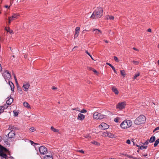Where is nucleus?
<instances>
[{
	"label": "nucleus",
	"instance_id": "nucleus-49",
	"mask_svg": "<svg viewBox=\"0 0 159 159\" xmlns=\"http://www.w3.org/2000/svg\"><path fill=\"white\" fill-rule=\"evenodd\" d=\"M126 143H128V144H130V140H129V139H128L127 141H126Z\"/></svg>",
	"mask_w": 159,
	"mask_h": 159
},
{
	"label": "nucleus",
	"instance_id": "nucleus-45",
	"mask_svg": "<svg viewBox=\"0 0 159 159\" xmlns=\"http://www.w3.org/2000/svg\"><path fill=\"white\" fill-rule=\"evenodd\" d=\"M13 112L14 113V116H17L18 114V112L16 111H14Z\"/></svg>",
	"mask_w": 159,
	"mask_h": 159
},
{
	"label": "nucleus",
	"instance_id": "nucleus-30",
	"mask_svg": "<svg viewBox=\"0 0 159 159\" xmlns=\"http://www.w3.org/2000/svg\"><path fill=\"white\" fill-rule=\"evenodd\" d=\"M108 137L110 138H113L114 137V135L113 134H112L109 132H108Z\"/></svg>",
	"mask_w": 159,
	"mask_h": 159
},
{
	"label": "nucleus",
	"instance_id": "nucleus-10",
	"mask_svg": "<svg viewBox=\"0 0 159 159\" xmlns=\"http://www.w3.org/2000/svg\"><path fill=\"white\" fill-rule=\"evenodd\" d=\"M101 127L102 129L105 130L107 129L109 126L107 124L103 122L99 125V127Z\"/></svg>",
	"mask_w": 159,
	"mask_h": 159
},
{
	"label": "nucleus",
	"instance_id": "nucleus-8",
	"mask_svg": "<svg viewBox=\"0 0 159 159\" xmlns=\"http://www.w3.org/2000/svg\"><path fill=\"white\" fill-rule=\"evenodd\" d=\"M19 15L18 14H13V15L9 17L8 18V23L9 24H10L11 22L13 21L14 20L16 19L17 18V17L19 16Z\"/></svg>",
	"mask_w": 159,
	"mask_h": 159
},
{
	"label": "nucleus",
	"instance_id": "nucleus-52",
	"mask_svg": "<svg viewBox=\"0 0 159 159\" xmlns=\"http://www.w3.org/2000/svg\"><path fill=\"white\" fill-rule=\"evenodd\" d=\"M106 64L109 65V66H110L111 67L112 66V65H111V64H110V63H108V62H107L106 63Z\"/></svg>",
	"mask_w": 159,
	"mask_h": 159
},
{
	"label": "nucleus",
	"instance_id": "nucleus-22",
	"mask_svg": "<svg viewBox=\"0 0 159 159\" xmlns=\"http://www.w3.org/2000/svg\"><path fill=\"white\" fill-rule=\"evenodd\" d=\"M93 31L95 32V33L97 34H99V33H101V31L97 29H93Z\"/></svg>",
	"mask_w": 159,
	"mask_h": 159
},
{
	"label": "nucleus",
	"instance_id": "nucleus-57",
	"mask_svg": "<svg viewBox=\"0 0 159 159\" xmlns=\"http://www.w3.org/2000/svg\"><path fill=\"white\" fill-rule=\"evenodd\" d=\"M147 31L149 32H151L152 31L151 29L150 28L148 29L147 30Z\"/></svg>",
	"mask_w": 159,
	"mask_h": 159
},
{
	"label": "nucleus",
	"instance_id": "nucleus-34",
	"mask_svg": "<svg viewBox=\"0 0 159 159\" xmlns=\"http://www.w3.org/2000/svg\"><path fill=\"white\" fill-rule=\"evenodd\" d=\"M147 147V146H140V149H146Z\"/></svg>",
	"mask_w": 159,
	"mask_h": 159
},
{
	"label": "nucleus",
	"instance_id": "nucleus-9",
	"mask_svg": "<svg viewBox=\"0 0 159 159\" xmlns=\"http://www.w3.org/2000/svg\"><path fill=\"white\" fill-rule=\"evenodd\" d=\"M39 150L41 154L43 155L46 154L47 152V149L44 146L39 147Z\"/></svg>",
	"mask_w": 159,
	"mask_h": 159
},
{
	"label": "nucleus",
	"instance_id": "nucleus-53",
	"mask_svg": "<svg viewBox=\"0 0 159 159\" xmlns=\"http://www.w3.org/2000/svg\"><path fill=\"white\" fill-rule=\"evenodd\" d=\"M10 6L12 4L13 2V0H10Z\"/></svg>",
	"mask_w": 159,
	"mask_h": 159
},
{
	"label": "nucleus",
	"instance_id": "nucleus-1",
	"mask_svg": "<svg viewBox=\"0 0 159 159\" xmlns=\"http://www.w3.org/2000/svg\"><path fill=\"white\" fill-rule=\"evenodd\" d=\"M103 15V9L101 7H98L93 12L91 18L98 19L100 18Z\"/></svg>",
	"mask_w": 159,
	"mask_h": 159
},
{
	"label": "nucleus",
	"instance_id": "nucleus-4",
	"mask_svg": "<svg viewBox=\"0 0 159 159\" xmlns=\"http://www.w3.org/2000/svg\"><path fill=\"white\" fill-rule=\"evenodd\" d=\"M7 150L5 148L2 146L0 145V156L1 157L2 159H6L7 156L5 153L7 151Z\"/></svg>",
	"mask_w": 159,
	"mask_h": 159
},
{
	"label": "nucleus",
	"instance_id": "nucleus-27",
	"mask_svg": "<svg viewBox=\"0 0 159 159\" xmlns=\"http://www.w3.org/2000/svg\"><path fill=\"white\" fill-rule=\"evenodd\" d=\"M120 74L121 75L125 76V71L124 70H120Z\"/></svg>",
	"mask_w": 159,
	"mask_h": 159
},
{
	"label": "nucleus",
	"instance_id": "nucleus-26",
	"mask_svg": "<svg viewBox=\"0 0 159 159\" xmlns=\"http://www.w3.org/2000/svg\"><path fill=\"white\" fill-rule=\"evenodd\" d=\"M108 132L107 131L105 132L102 134V135L103 136H108Z\"/></svg>",
	"mask_w": 159,
	"mask_h": 159
},
{
	"label": "nucleus",
	"instance_id": "nucleus-40",
	"mask_svg": "<svg viewBox=\"0 0 159 159\" xmlns=\"http://www.w3.org/2000/svg\"><path fill=\"white\" fill-rule=\"evenodd\" d=\"M119 119L120 118L119 117H116L114 121L116 123H118L119 122Z\"/></svg>",
	"mask_w": 159,
	"mask_h": 159
},
{
	"label": "nucleus",
	"instance_id": "nucleus-5",
	"mask_svg": "<svg viewBox=\"0 0 159 159\" xmlns=\"http://www.w3.org/2000/svg\"><path fill=\"white\" fill-rule=\"evenodd\" d=\"M105 115L98 113V112H95L93 114V118L95 119L101 120L105 117Z\"/></svg>",
	"mask_w": 159,
	"mask_h": 159
},
{
	"label": "nucleus",
	"instance_id": "nucleus-54",
	"mask_svg": "<svg viewBox=\"0 0 159 159\" xmlns=\"http://www.w3.org/2000/svg\"><path fill=\"white\" fill-rule=\"evenodd\" d=\"M79 109V108L77 107V108H72V110H79L78 109Z\"/></svg>",
	"mask_w": 159,
	"mask_h": 159
},
{
	"label": "nucleus",
	"instance_id": "nucleus-19",
	"mask_svg": "<svg viewBox=\"0 0 159 159\" xmlns=\"http://www.w3.org/2000/svg\"><path fill=\"white\" fill-rule=\"evenodd\" d=\"M155 140V137L154 136H152L150 138V139L148 140L149 142L150 143L154 142Z\"/></svg>",
	"mask_w": 159,
	"mask_h": 159
},
{
	"label": "nucleus",
	"instance_id": "nucleus-24",
	"mask_svg": "<svg viewBox=\"0 0 159 159\" xmlns=\"http://www.w3.org/2000/svg\"><path fill=\"white\" fill-rule=\"evenodd\" d=\"M159 143V139H158L155 141V143L154 144V146L155 147L157 146Z\"/></svg>",
	"mask_w": 159,
	"mask_h": 159
},
{
	"label": "nucleus",
	"instance_id": "nucleus-43",
	"mask_svg": "<svg viewBox=\"0 0 159 159\" xmlns=\"http://www.w3.org/2000/svg\"><path fill=\"white\" fill-rule=\"evenodd\" d=\"M114 60L117 62H118L119 61L118 58L116 56L114 57Z\"/></svg>",
	"mask_w": 159,
	"mask_h": 159
},
{
	"label": "nucleus",
	"instance_id": "nucleus-14",
	"mask_svg": "<svg viewBox=\"0 0 159 159\" xmlns=\"http://www.w3.org/2000/svg\"><path fill=\"white\" fill-rule=\"evenodd\" d=\"M15 133L14 131L11 130L8 134V136L10 138H11L14 137Z\"/></svg>",
	"mask_w": 159,
	"mask_h": 159
},
{
	"label": "nucleus",
	"instance_id": "nucleus-11",
	"mask_svg": "<svg viewBox=\"0 0 159 159\" xmlns=\"http://www.w3.org/2000/svg\"><path fill=\"white\" fill-rule=\"evenodd\" d=\"M30 86V84L29 83H25L23 86V87L24 88V90L27 91H28V89Z\"/></svg>",
	"mask_w": 159,
	"mask_h": 159
},
{
	"label": "nucleus",
	"instance_id": "nucleus-44",
	"mask_svg": "<svg viewBox=\"0 0 159 159\" xmlns=\"http://www.w3.org/2000/svg\"><path fill=\"white\" fill-rule=\"evenodd\" d=\"M111 68L113 70L114 72L116 73H117V72L115 68L113 66H112Z\"/></svg>",
	"mask_w": 159,
	"mask_h": 159
},
{
	"label": "nucleus",
	"instance_id": "nucleus-55",
	"mask_svg": "<svg viewBox=\"0 0 159 159\" xmlns=\"http://www.w3.org/2000/svg\"><path fill=\"white\" fill-rule=\"evenodd\" d=\"M10 7V6H9L8 5H5L4 6L6 8H8V9Z\"/></svg>",
	"mask_w": 159,
	"mask_h": 159
},
{
	"label": "nucleus",
	"instance_id": "nucleus-39",
	"mask_svg": "<svg viewBox=\"0 0 159 159\" xmlns=\"http://www.w3.org/2000/svg\"><path fill=\"white\" fill-rule=\"evenodd\" d=\"M91 143L93 144H94L95 145H99V143H98V142H96V141L92 142H91Z\"/></svg>",
	"mask_w": 159,
	"mask_h": 159
},
{
	"label": "nucleus",
	"instance_id": "nucleus-6",
	"mask_svg": "<svg viewBox=\"0 0 159 159\" xmlns=\"http://www.w3.org/2000/svg\"><path fill=\"white\" fill-rule=\"evenodd\" d=\"M2 75L6 81H7L6 80H10L11 77V74L7 70H6L4 71Z\"/></svg>",
	"mask_w": 159,
	"mask_h": 159
},
{
	"label": "nucleus",
	"instance_id": "nucleus-21",
	"mask_svg": "<svg viewBox=\"0 0 159 159\" xmlns=\"http://www.w3.org/2000/svg\"><path fill=\"white\" fill-rule=\"evenodd\" d=\"M23 105L24 107L27 108H30V105L27 102H25L23 103Z\"/></svg>",
	"mask_w": 159,
	"mask_h": 159
},
{
	"label": "nucleus",
	"instance_id": "nucleus-33",
	"mask_svg": "<svg viewBox=\"0 0 159 159\" xmlns=\"http://www.w3.org/2000/svg\"><path fill=\"white\" fill-rule=\"evenodd\" d=\"M108 17H107V19H110V20H113L114 19V17L113 16H108Z\"/></svg>",
	"mask_w": 159,
	"mask_h": 159
},
{
	"label": "nucleus",
	"instance_id": "nucleus-51",
	"mask_svg": "<svg viewBox=\"0 0 159 159\" xmlns=\"http://www.w3.org/2000/svg\"><path fill=\"white\" fill-rule=\"evenodd\" d=\"M79 152L83 154L84 153V152L83 150H80L79 151Z\"/></svg>",
	"mask_w": 159,
	"mask_h": 159
},
{
	"label": "nucleus",
	"instance_id": "nucleus-2",
	"mask_svg": "<svg viewBox=\"0 0 159 159\" xmlns=\"http://www.w3.org/2000/svg\"><path fill=\"white\" fill-rule=\"evenodd\" d=\"M145 120V117L143 115H141L136 119L134 123L135 124L139 125L144 123Z\"/></svg>",
	"mask_w": 159,
	"mask_h": 159
},
{
	"label": "nucleus",
	"instance_id": "nucleus-36",
	"mask_svg": "<svg viewBox=\"0 0 159 159\" xmlns=\"http://www.w3.org/2000/svg\"><path fill=\"white\" fill-rule=\"evenodd\" d=\"M4 111L2 106H0V114Z\"/></svg>",
	"mask_w": 159,
	"mask_h": 159
},
{
	"label": "nucleus",
	"instance_id": "nucleus-23",
	"mask_svg": "<svg viewBox=\"0 0 159 159\" xmlns=\"http://www.w3.org/2000/svg\"><path fill=\"white\" fill-rule=\"evenodd\" d=\"M51 129L52 131L55 132H58L59 131L58 129L54 128L53 126L51 127Z\"/></svg>",
	"mask_w": 159,
	"mask_h": 159
},
{
	"label": "nucleus",
	"instance_id": "nucleus-12",
	"mask_svg": "<svg viewBox=\"0 0 159 159\" xmlns=\"http://www.w3.org/2000/svg\"><path fill=\"white\" fill-rule=\"evenodd\" d=\"M80 30V27H77L76 28L75 30V33L74 35L75 38L77 37L78 36Z\"/></svg>",
	"mask_w": 159,
	"mask_h": 159
},
{
	"label": "nucleus",
	"instance_id": "nucleus-41",
	"mask_svg": "<svg viewBox=\"0 0 159 159\" xmlns=\"http://www.w3.org/2000/svg\"><path fill=\"white\" fill-rule=\"evenodd\" d=\"M149 141H148V140H147V141L143 143V145H147L148 144V143H149Z\"/></svg>",
	"mask_w": 159,
	"mask_h": 159
},
{
	"label": "nucleus",
	"instance_id": "nucleus-62",
	"mask_svg": "<svg viewBox=\"0 0 159 159\" xmlns=\"http://www.w3.org/2000/svg\"><path fill=\"white\" fill-rule=\"evenodd\" d=\"M148 155L147 154H143V156L144 157H146Z\"/></svg>",
	"mask_w": 159,
	"mask_h": 159
},
{
	"label": "nucleus",
	"instance_id": "nucleus-47",
	"mask_svg": "<svg viewBox=\"0 0 159 159\" xmlns=\"http://www.w3.org/2000/svg\"><path fill=\"white\" fill-rule=\"evenodd\" d=\"M159 129V126L156 127L153 130V132H154L155 131Z\"/></svg>",
	"mask_w": 159,
	"mask_h": 159
},
{
	"label": "nucleus",
	"instance_id": "nucleus-42",
	"mask_svg": "<svg viewBox=\"0 0 159 159\" xmlns=\"http://www.w3.org/2000/svg\"><path fill=\"white\" fill-rule=\"evenodd\" d=\"M3 109V110L5 109H6L7 108L8 106L7 105L5 104L3 106H2Z\"/></svg>",
	"mask_w": 159,
	"mask_h": 159
},
{
	"label": "nucleus",
	"instance_id": "nucleus-29",
	"mask_svg": "<svg viewBox=\"0 0 159 159\" xmlns=\"http://www.w3.org/2000/svg\"><path fill=\"white\" fill-rule=\"evenodd\" d=\"M29 130L32 132H33L36 131V129L34 127H32Z\"/></svg>",
	"mask_w": 159,
	"mask_h": 159
},
{
	"label": "nucleus",
	"instance_id": "nucleus-56",
	"mask_svg": "<svg viewBox=\"0 0 159 159\" xmlns=\"http://www.w3.org/2000/svg\"><path fill=\"white\" fill-rule=\"evenodd\" d=\"M15 80L16 83V84L17 86L19 85H18V81H17V79H16Z\"/></svg>",
	"mask_w": 159,
	"mask_h": 159
},
{
	"label": "nucleus",
	"instance_id": "nucleus-35",
	"mask_svg": "<svg viewBox=\"0 0 159 159\" xmlns=\"http://www.w3.org/2000/svg\"><path fill=\"white\" fill-rule=\"evenodd\" d=\"M126 156L129 158H132L133 159H136L137 158L133 157L132 156H129L128 155H126Z\"/></svg>",
	"mask_w": 159,
	"mask_h": 159
},
{
	"label": "nucleus",
	"instance_id": "nucleus-37",
	"mask_svg": "<svg viewBox=\"0 0 159 159\" xmlns=\"http://www.w3.org/2000/svg\"><path fill=\"white\" fill-rule=\"evenodd\" d=\"M84 137L87 139H89L91 138V136L89 134H86L84 135Z\"/></svg>",
	"mask_w": 159,
	"mask_h": 159
},
{
	"label": "nucleus",
	"instance_id": "nucleus-59",
	"mask_svg": "<svg viewBox=\"0 0 159 159\" xmlns=\"http://www.w3.org/2000/svg\"><path fill=\"white\" fill-rule=\"evenodd\" d=\"M133 49L134 50H135V51H139V50H138V49H137L136 48H134H134H133Z\"/></svg>",
	"mask_w": 159,
	"mask_h": 159
},
{
	"label": "nucleus",
	"instance_id": "nucleus-61",
	"mask_svg": "<svg viewBox=\"0 0 159 159\" xmlns=\"http://www.w3.org/2000/svg\"><path fill=\"white\" fill-rule=\"evenodd\" d=\"M93 71L94 73H97V71L96 70H92Z\"/></svg>",
	"mask_w": 159,
	"mask_h": 159
},
{
	"label": "nucleus",
	"instance_id": "nucleus-17",
	"mask_svg": "<svg viewBox=\"0 0 159 159\" xmlns=\"http://www.w3.org/2000/svg\"><path fill=\"white\" fill-rule=\"evenodd\" d=\"M8 83L10 86L11 88V90L12 91H14V84L11 81H9Z\"/></svg>",
	"mask_w": 159,
	"mask_h": 159
},
{
	"label": "nucleus",
	"instance_id": "nucleus-18",
	"mask_svg": "<svg viewBox=\"0 0 159 159\" xmlns=\"http://www.w3.org/2000/svg\"><path fill=\"white\" fill-rule=\"evenodd\" d=\"M9 129L10 128L11 129H12V130L13 131V130H17L18 129V128L16 127L14 125H10L9 126Z\"/></svg>",
	"mask_w": 159,
	"mask_h": 159
},
{
	"label": "nucleus",
	"instance_id": "nucleus-50",
	"mask_svg": "<svg viewBox=\"0 0 159 159\" xmlns=\"http://www.w3.org/2000/svg\"><path fill=\"white\" fill-rule=\"evenodd\" d=\"M52 89L54 90H56L57 89V87H56L54 86H52Z\"/></svg>",
	"mask_w": 159,
	"mask_h": 159
},
{
	"label": "nucleus",
	"instance_id": "nucleus-48",
	"mask_svg": "<svg viewBox=\"0 0 159 159\" xmlns=\"http://www.w3.org/2000/svg\"><path fill=\"white\" fill-rule=\"evenodd\" d=\"M87 69L89 70H93V68L90 67L88 66L87 68Z\"/></svg>",
	"mask_w": 159,
	"mask_h": 159
},
{
	"label": "nucleus",
	"instance_id": "nucleus-3",
	"mask_svg": "<svg viewBox=\"0 0 159 159\" xmlns=\"http://www.w3.org/2000/svg\"><path fill=\"white\" fill-rule=\"evenodd\" d=\"M132 125V122L129 120H126L123 121L120 126L122 129H127L130 127Z\"/></svg>",
	"mask_w": 159,
	"mask_h": 159
},
{
	"label": "nucleus",
	"instance_id": "nucleus-46",
	"mask_svg": "<svg viewBox=\"0 0 159 159\" xmlns=\"http://www.w3.org/2000/svg\"><path fill=\"white\" fill-rule=\"evenodd\" d=\"M30 143H31V144L32 145H33L34 144H38L34 143V142L31 140H30Z\"/></svg>",
	"mask_w": 159,
	"mask_h": 159
},
{
	"label": "nucleus",
	"instance_id": "nucleus-38",
	"mask_svg": "<svg viewBox=\"0 0 159 159\" xmlns=\"http://www.w3.org/2000/svg\"><path fill=\"white\" fill-rule=\"evenodd\" d=\"M132 62L134 64L136 65H138L139 64V62L138 61H133Z\"/></svg>",
	"mask_w": 159,
	"mask_h": 159
},
{
	"label": "nucleus",
	"instance_id": "nucleus-13",
	"mask_svg": "<svg viewBox=\"0 0 159 159\" xmlns=\"http://www.w3.org/2000/svg\"><path fill=\"white\" fill-rule=\"evenodd\" d=\"M85 116L81 113H79L78 115L77 119L80 120H82L84 119Z\"/></svg>",
	"mask_w": 159,
	"mask_h": 159
},
{
	"label": "nucleus",
	"instance_id": "nucleus-32",
	"mask_svg": "<svg viewBox=\"0 0 159 159\" xmlns=\"http://www.w3.org/2000/svg\"><path fill=\"white\" fill-rule=\"evenodd\" d=\"M17 89L19 90V93L21 94L22 93L21 89L20 87H19L17 86Z\"/></svg>",
	"mask_w": 159,
	"mask_h": 159
},
{
	"label": "nucleus",
	"instance_id": "nucleus-64",
	"mask_svg": "<svg viewBox=\"0 0 159 159\" xmlns=\"http://www.w3.org/2000/svg\"><path fill=\"white\" fill-rule=\"evenodd\" d=\"M105 42L106 43H108V41L107 40H105Z\"/></svg>",
	"mask_w": 159,
	"mask_h": 159
},
{
	"label": "nucleus",
	"instance_id": "nucleus-20",
	"mask_svg": "<svg viewBox=\"0 0 159 159\" xmlns=\"http://www.w3.org/2000/svg\"><path fill=\"white\" fill-rule=\"evenodd\" d=\"M44 159H53L52 156V155H46L44 157Z\"/></svg>",
	"mask_w": 159,
	"mask_h": 159
},
{
	"label": "nucleus",
	"instance_id": "nucleus-16",
	"mask_svg": "<svg viewBox=\"0 0 159 159\" xmlns=\"http://www.w3.org/2000/svg\"><path fill=\"white\" fill-rule=\"evenodd\" d=\"M13 98H9L6 101V103L7 105H10L13 102Z\"/></svg>",
	"mask_w": 159,
	"mask_h": 159
},
{
	"label": "nucleus",
	"instance_id": "nucleus-7",
	"mask_svg": "<svg viewBox=\"0 0 159 159\" xmlns=\"http://www.w3.org/2000/svg\"><path fill=\"white\" fill-rule=\"evenodd\" d=\"M126 105V102H119L116 106V108L121 110L124 109Z\"/></svg>",
	"mask_w": 159,
	"mask_h": 159
},
{
	"label": "nucleus",
	"instance_id": "nucleus-25",
	"mask_svg": "<svg viewBox=\"0 0 159 159\" xmlns=\"http://www.w3.org/2000/svg\"><path fill=\"white\" fill-rule=\"evenodd\" d=\"M77 111H78L79 112L82 113H85L87 112V111L84 109H83L81 110H77Z\"/></svg>",
	"mask_w": 159,
	"mask_h": 159
},
{
	"label": "nucleus",
	"instance_id": "nucleus-28",
	"mask_svg": "<svg viewBox=\"0 0 159 159\" xmlns=\"http://www.w3.org/2000/svg\"><path fill=\"white\" fill-rule=\"evenodd\" d=\"M140 75V74L139 73H136V74H135V75H134V79H135L136 78L139 76V75Z\"/></svg>",
	"mask_w": 159,
	"mask_h": 159
},
{
	"label": "nucleus",
	"instance_id": "nucleus-58",
	"mask_svg": "<svg viewBox=\"0 0 159 159\" xmlns=\"http://www.w3.org/2000/svg\"><path fill=\"white\" fill-rule=\"evenodd\" d=\"M85 53H87V54H88L89 56H90V54H89V53L88 52V51H85Z\"/></svg>",
	"mask_w": 159,
	"mask_h": 159
},
{
	"label": "nucleus",
	"instance_id": "nucleus-63",
	"mask_svg": "<svg viewBox=\"0 0 159 159\" xmlns=\"http://www.w3.org/2000/svg\"><path fill=\"white\" fill-rule=\"evenodd\" d=\"M14 76L15 80L16 79H17L16 76L14 74Z\"/></svg>",
	"mask_w": 159,
	"mask_h": 159
},
{
	"label": "nucleus",
	"instance_id": "nucleus-15",
	"mask_svg": "<svg viewBox=\"0 0 159 159\" xmlns=\"http://www.w3.org/2000/svg\"><path fill=\"white\" fill-rule=\"evenodd\" d=\"M111 89L112 91L113 92L116 94L117 95L118 94L119 91L115 86H113L112 87Z\"/></svg>",
	"mask_w": 159,
	"mask_h": 159
},
{
	"label": "nucleus",
	"instance_id": "nucleus-31",
	"mask_svg": "<svg viewBox=\"0 0 159 159\" xmlns=\"http://www.w3.org/2000/svg\"><path fill=\"white\" fill-rule=\"evenodd\" d=\"M6 30L8 32H9L10 34L12 32V30H11L9 28H8L7 29L6 28Z\"/></svg>",
	"mask_w": 159,
	"mask_h": 159
},
{
	"label": "nucleus",
	"instance_id": "nucleus-60",
	"mask_svg": "<svg viewBox=\"0 0 159 159\" xmlns=\"http://www.w3.org/2000/svg\"><path fill=\"white\" fill-rule=\"evenodd\" d=\"M77 46L75 47L72 49V51H75V48H77Z\"/></svg>",
	"mask_w": 159,
	"mask_h": 159
}]
</instances>
